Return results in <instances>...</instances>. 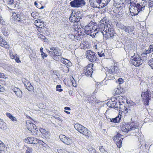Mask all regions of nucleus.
<instances>
[{
  "label": "nucleus",
  "instance_id": "1",
  "mask_svg": "<svg viewBox=\"0 0 153 153\" xmlns=\"http://www.w3.org/2000/svg\"><path fill=\"white\" fill-rule=\"evenodd\" d=\"M100 31L103 34V39L105 40L114 36V31L113 25L108 21L101 23L99 25Z\"/></svg>",
  "mask_w": 153,
  "mask_h": 153
},
{
  "label": "nucleus",
  "instance_id": "2",
  "mask_svg": "<svg viewBox=\"0 0 153 153\" xmlns=\"http://www.w3.org/2000/svg\"><path fill=\"white\" fill-rule=\"evenodd\" d=\"M129 10L131 13H132L134 16L137 15L140 12L143 10L145 6L144 2L141 4L130 2Z\"/></svg>",
  "mask_w": 153,
  "mask_h": 153
},
{
  "label": "nucleus",
  "instance_id": "3",
  "mask_svg": "<svg viewBox=\"0 0 153 153\" xmlns=\"http://www.w3.org/2000/svg\"><path fill=\"white\" fill-rule=\"evenodd\" d=\"M84 30L85 33L91 36H95L97 33L100 31L99 25L98 26L95 25L94 22L92 21L85 26Z\"/></svg>",
  "mask_w": 153,
  "mask_h": 153
},
{
  "label": "nucleus",
  "instance_id": "4",
  "mask_svg": "<svg viewBox=\"0 0 153 153\" xmlns=\"http://www.w3.org/2000/svg\"><path fill=\"white\" fill-rule=\"evenodd\" d=\"M74 127L75 129L80 133L85 136L87 138H91L92 136L91 132L86 128L79 123L75 124Z\"/></svg>",
  "mask_w": 153,
  "mask_h": 153
},
{
  "label": "nucleus",
  "instance_id": "5",
  "mask_svg": "<svg viewBox=\"0 0 153 153\" xmlns=\"http://www.w3.org/2000/svg\"><path fill=\"white\" fill-rule=\"evenodd\" d=\"M138 126L135 124L131 125L128 123H125L120 126L121 131L126 133H127L132 130L138 128Z\"/></svg>",
  "mask_w": 153,
  "mask_h": 153
},
{
  "label": "nucleus",
  "instance_id": "6",
  "mask_svg": "<svg viewBox=\"0 0 153 153\" xmlns=\"http://www.w3.org/2000/svg\"><path fill=\"white\" fill-rule=\"evenodd\" d=\"M50 51L48 50L49 55L54 59L56 60H59L58 56L61 55L60 51L56 47H52L50 48Z\"/></svg>",
  "mask_w": 153,
  "mask_h": 153
},
{
  "label": "nucleus",
  "instance_id": "7",
  "mask_svg": "<svg viewBox=\"0 0 153 153\" xmlns=\"http://www.w3.org/2000/svg\"><path fill=\"white\" fill-rule=\"evenodd\" d=\"M143 102L145 105H149V100H151V93L148 89L146 91L143 92L141 94Z\"/></svg>",
  "mask_w": 153,
  "mask_h": 153
},
{
  "label": "nucleus",
  "instance_id": "8",
  "mask_svg": "<svg viewBox=\"0 0 153 153\" xmlns=\"http://www.w3.org/2000/svg\"><path fill=\"white\" fill-rule=\"evenodd\" d=\"M131 64L136 67L140 66L142 64V60L139 55L134 53L131 59Z\"/></svg>",
  "mask_w": 153,
  "mask_h": 153
},
{
  "label": "nucleus",
  "instance_id": "9",
  "mask_svg": "<svg viewBox=\"0 0 153 153\" xmlns=\"http://www.w3.org/2000/svg\"><path fill=\"white\" fill-rule=\"evenodd\" d=\"M68 35L69 38L75 41L79 40L81 36V34L79 33V31L74 30H71L70 33H69Z\"/></svg>",
  "mask_w": 153,
  "mask_h": 153
},
{
  "label": "nucleus",
  "instance_id": "10",
  "mask_svg": "<svg viewBox=\"0 0 153 153\" xmlns=\"http://www.w3.org/2000/svg\"><path fill=\"white\" fill-rule=\"evenodd\" d=\"M71 6L73 7H81L85 4L84 0H73L70 3Z\"/></svg>",
  "mask_w": 153,
  "mask_h": 153
},
{
  "label": "nucleus",
  "instance_id": "11",
  "mask_svg": "<svg viewBox=\"0 0 153 153\" xmlns=\"http://www.w3.org/2000/svg\"><path fill=\"white\" fill-rule=\"evenodd\" d=\"M12 16L14 18V22L16 24L18 22H21L22 19H24L25 15L22 12L19 13L13 12L12 13Z\"/></svg>",
  "mask_w": 153,
  "mask_h": 153
},
{
  "label": "nucleus",
  "instance_id": "12",
  "mask_svg": "<svg viewBox=\"0 0 153 153\" xmlns=\"http://www.w3.org/2000/svg\"><path fill=\"white\" fill-rule=\"evenodd\" d=\"M93 63H90L84 67L83 69V74L88 76H91L93 72Z\"/></svg>",
  "mask_w": 153,
  "mask_h": 153
},
{
  "label": "nucleus",
  "instance_id": "13",
  "mask_svg": "<svg viewBox=\"0 0 153 153\" xmlns=\"http://www.w3.org/2000/svg\"><path fill=\"white\" fill-rule=\"evenodd\" d=\"M86 56L87 58L91 62L95 61L97 59L96 53L90 50H88L87 51Z\"/></svg>",
  "mask_w": 153,
  "mask_h": 153
},
{
  "label": "nucleus",
  "instance_id": "14",
  "mask_svg": "<svg viewBox=\"0 0 153 153\" xmlns=\"http://www.w3.org/2000/svg\"><path fill=\"white\" fill-rule=\"evenodd\" d=\"M123 135H121L119 133L114 137V140L115 142V143L118 148H120L122 147V143L123 138L122 137Z\"/></svg>",
  "mask_w": 153,
  "mask_h": 153
},
{
  "label": "nucleus",
  "instance_id": "15",
  "mask_svg": "<svg viewBox=\"0 0 153 153\" xmlns=\"http://www.w3.org/2000/svg\"><path fill=\"white\" fill-rule=\"evenodd\" d=\"M116 100L117 101V103L119 105V108H120V105L123 104L127 102V98L126 97H123L122 96H119L116 97Z\"/></svg>",
  "mask_w": 153,
  "mask_h": 153
},
{
  "label": "nucleus",
  "instance_id": "16",
  "mask_svg": "<svg viewBox=\"0 0 153 153\" xmlns=\"http://www.w3.org/2000/svg\"><path fill=\"white\" fill-rule=\"evenodd\" d=\"M134 29L135 27L133 25H129L126 26L124 31L126 33H127L129 35L131 34H134Z\"/></svg>",
  "mask_w": 153,
  "mask_h": 153
},
{
  "label": "nucleus",
  "instance_id": "17",
  "mask_svg": "<svg viewBox=\"0 0 153 153\" xmlns=\"http://www.w3.org/2000/svg\"><path fill=\"white\" fill-rule=\"evenodd\" d=\"M110 0H98L99 8H102L106 6Z\"/></svg>",
  "mask_w": 153,
  "mask_h": 153
},
{
  "label": "nucleus",
  "instance_id": "18",
  "mask_svg": "<svg viewBox=\"0 0 153 153\" xmlns=\"http://www.w3.org/2000/svg\"><path fill=\"white\" fill-rule=\"evenodd\" d=\"M108 105L109 107L112 108H117L118 107V104L117 103V101L116 100V97L114 99V100H111V101H109L108 103Z\"/></svg>",
  "mask_w": 153,
  "mask_h": 153
},
{
  "label": "nucleus",
  "instance_id": "19",
  "mask_svg": "<svg viewBox=\"0 0 153 153\" xmlns=\"http://www.w3.org/2000/svg\"><path fill=\"white\" fill-rule=\"evenodd\" d=\"M120 112H119V114L116 117L113 118L111 119L110 120V122L114 123H119L121 118V114H122L121 112H120L121 114H120Z\"/></svg>",
  "mask_w": 153,
  "mask_h": 153
},
{
  "label": "nucleus",
  "instance_id": "20",
  "mask_svg": "<svg viewBox=\"0 0 153 153\" xmlns=\"http://www.w3.org/2000/svg\"><path fill=\"white\" fill-rule=\"evenodd\" d=\"M118 69V68L116 66H111L107 69L106 72L109 73L116 74L117 73V70Z\"/></svg>",
  "mask_w": 153,
  "mask_h": 153
},
{
  "label": "nucleus",
  "instance_id": "21",
  "mask_svg": "<svg viewBox=\"0 0 153 153\" xmlns=\"http://www.w3.org/2000/svg\"><path fill=\"white\" fill-rule=\"evenodd\" d=\"M69 77V79H68V83L69 84V85H71L74 87H76L77 85V84L73 76L70 75Z\"/></svg>",
  "mask_w": 153,
  "mask_h": 153
},
{
  "label": "nucleus",
  "instance_id": "22",
  "mask_svg": "<svg viewBox=\"0 0 153 153\" xmlns=\"http://www.w3.org/2000/svg\"><path fill=\"white\" fill-rule=\"evenodd\" d=\"M0 45L6 49L8 48L10 46L5 40L1 36H0Z\"/></svg>",
  "mask_w": 153,
  "mask_h": 153
},
{
  "label": "nucleus",
  "instance_id": "23",
  "mask_svg": "<svg viewBox=\"0 0 153 153\" xmlns=\"http://www.w3.org/2000/svg\"><path fill=\"white\" fill-rule=\"evenodd\" d=\"M12 90L18 97H22V92L19 88L16 87L13 88H12Z\"/></svg>",
  "mask_w": 153,
  "mask_h": 153
},
{
  "label": "nucleus",
  "instance_id": "24",
  "mask_svg": "<svg viewBox=\"0 0 153 153\" xmlns=\"http://www.w3.org/2000/svg\"><path fill=\"white\" fill-rule=\"evenodd\" d=\"M91 6L94 8H99L98 0H89Z\"/></svg>",
  "mask_w": 153,
  "mask_h": 153
},
{
  "label": "nucleus",
  "instance_id": "25",
  "mask_svg": "<svg viewBox=\"0 0 153 153\" xmlns=\"http://www.w3.org/2000/svg\"><path fill=\"white\" fill-rule=\"evenodd\" d=\"M24 85L26 88L29 91H32L33 89V86L28 81L24 82Z\"/></svg>",
  "mask_w": 153,
  "mask_h": 153
},
{
  "label": "nucleus",
  "instance_id": "26",
  "mask_svg": "<svg viewBox=\"0 0 153 153\" xmlns=\"http://www.w3.org/2000/svg\"><path fill=\"white\" fill-rule=\"evenodd\" d=\"M26 124L27 128L30 131H32L33 130H33L34 129H36V126L33 123L26 122Z\"/></svg>",
  "mask_w": 153,
  "mask_h": 153
},
{
  "label": "nucleus",
  "instance_id": "27",
  "mask_svg": "<svg viewBox=\"0 0 153 153\" xmlns=\"http://www.w3.org/2000/svg\"><path fill=\"white\" fill-rule=\"evenodd\" d=\"M80 47L81 49H88L89 47L88 42L86 41L81 42Z\"/></svg>",
  "mask_w": 153,
  "mask_h": 153
},
{
  "label": "nucleus",
  "instance_id": "28",
  "mask_svg": "<svg viewBox=\"0 0 153 153\" xmlns=\"http://www.w3.org/2000/svg\"><path fill=\"white\" fill-rule=\"evenodd\" d=\"M69 21L72 22H77L79 21V20L76 17L75 15H73L72 12L70 17L69 18Z\"/></svg>",
  "mask_w": 153,
  "mask_h": 153
},
{
  "label": "nucleus",
  "instance_id": "29",
  "mask_svg": "<svg viewBox=\"0 0 153 153\" xmlns=\"http://www.w3.org/2000/svg\"><path fill=\"white\" fill-rule=\"evenodd\" d=\"M32 144H36L37 143H40L42 145V146L45 147L46 144L44 143L42 141L37 139V138L34 137V139L33 140V141L31 142Z\"/></svg>",
  "mask_w": 153,
  "mask_h": 153
},
{
  "label": "nucleus",
  "instance_id": "30",
  "mask_svg": "<svg viewBox=\"0 0 153 153\" xmlns=\"http://www.w3.org/2000/svg\"><path fill=\"white\" fill-rule=\"evenodd\" d=\"M0 128L4 130H6L7 128L6 124L1 119H0Z\"/></svg>",
  "mask_w": 153,
  "mask_h": 153
},
{
  "label": "nucleus",
  "instance_id": "31",
  "mask_svg": "<svg viewBox=\"0 0 153 153\" xmlns=\"http://www.w3.org/2000/svg\"><path fill=\"white\" fill-rule=\"evenodd\" d=\"M73 30H75L76 31H79V30L81 29L80 26L78 25L77 22L74 23L73 25Z\"/></svg>",
  "mask_w": 153,
  "mask_h": 153
},
{
  "label": "nucleus",
  "instance_id": "32",
  "mask_svg": "<svg viewBox=\"0 0 153 153\" xmlns=\"http://www.w3.org/2000/svg\"><path fill=\"white\" fill-rule=\"evenodd\" d=\"M6 115L10 120L12 121L15 122L17 121L16 117L13 116V115L10 113L7 112L6 113Z\"/></svg>",
  "mask_w": 153,
  "mask_h": 153
},
{
  "label": "nucleus",
  "instance_id": "33",
  "mask_svg": "<svg viewBox=\"0 0 153 153\" xmlns=\"http://www.w3.org/2000/svg\"><path fill=\"white\" fill-rule=\"evenodd\" d=\"M4 69L10 72L12 71L14 69V68L11 65H6Z\"/></svg>",
  "mask_w": 153,
  "mask_h": 153
},
{
  "label": "nucleus",
  "instance_id": "34",
  "mask_svg": "<svg viewBox=\"0 0 153 153\" xmlns=\"http://www.w3.org/2000/svg\"><path fill=\"white\" fill-rule=\"evenodd\" d=\"M38 21L35 22L34 23L35 25L38 28L37 30L39 31V30H40L42 28V27H44V26L43 23H38Z\"/></svg>",
  "mask_w": 153,
  "mask_h": 153
},
{
  "label": "nucleus",
  "instance_id": "35",
  "mask_svg": "<svg viewBox=\"0 0 153 153\" xmlns=\"http://www.w3.org/2000/svg\"><path fill=\"white\" fill-rule=\"evenodd\" d=\"M114 11L116 14V17L117 18L121 17L123 16V13L122 12V11H121V10H119L118 11H115V10H114Z\"/></svg>",
  "mask_w": 153,
  "mask_h": 153
},
{
  "label": "nucleus",
  "instance_id": "36",
  "mask_svg": "<svg viewBox=\"0 0 153 153\" xmlns=\"http://www.w3.org/2000/svg\"><path fill=\"white\" fill-rule=\"evenodd\" d=\"M120 4L121 3L119 4L117 3L114 4V6L115 7V8H114V10H115V11L119 10H121V9L122 8Z\"/></svg>",
  "mask_w": 153,
  "mask_h": 153
},
{
  "label": "nucleus",
  "instance_id": "37",
  "mask_svg": "<svg viewBox=\"0 0 153 153\" xmlns=\"http://www.w3.org/2000/svg\"><path fill=\"white\" fill-rule=\"evenodd\" d=\"M59 137L61 140L65 144H67V138L65 136L61 134L59 136Z\"/></svg>",
  "mask_w": 153,
  "mask_h": 153
},
{
  "label": "nucleus",
  "instance_id": "38",
  "mask_svg": "<svg viewBox=\"0 0 153 153\" xmlns=\"http://www.w3.org/2000/svg\"><path fill=\"white\" fill-rule=\"evenodd\" d=\"M1 31L4 36H7L9 34V31L7 27H3L1 29Z\"/></svg>",
  "mask_w": 153,
  "mask_h": 153
},
{
  "label": "nucleus",
  "instance_id": "39",
  "mask_svg": "<svg viewBox=\"0 0 153 153\" xmlns=\"http://www.w3.org/2000/svg\"><path fill=\"white\" fill-rule=\"evenodd\" d=\"M33 139L34 137H29L25 138V141L26 143L32 144L31 142L33 141Z\"/></svg>",
  "mask_w": 153,
  "mask_h": 153
},
{
  "label": "nucleus",
  "instance_id": "40",
  "mask_svg": "<svg viewBox=\"0 0 153 153\" xmlns=\"http://www.w3.org/2000/svg\"><path fill=\"white\" fill-rule=\"evenodd\" d=\"M106 76L108 77L109 79H114V74L109 73L108 72H106Z\"/></svg>",
  "mask_w": 153,
  "mask_h": 153
},
{
  "label": "nucleus",
  "instance_id": "41",
  "mask_svg": "<svg viewBox=\"0 0 153 153\" xmlns=\"http://www.w3.org/2000/svg\"><path fill=\"white\" fill-rule=\"evenodd\" d=\"M73 15H75L76 17L79 20L81 18V14L79 11H75Z\"/></svg>",
  "mask_w": 153,
  "mask_h": 153
},
{
  "label": "nucleus",
  "instance_id": "42",
  "mask_svg": "<svg viewBox=\"0 0 153 153\" xmlns=\"http://www.w3.org/2000/svg\"><path fill=\"white\" fill-rule=\"evenodd\" d=\"M123 112H124L126 114L130 113L131 112V110L129 107H125Z\"/></svg>",
  "mask_w": 153,
  "mask_h": 153
},
{
  "label": "nucleus",
  "instance_id": "43",
  "mask_svg": "<svg viewBox=\"0 0 153 153\" xmlns=\"http://www.w3.org/2000/svg\"><path fill=\"white\" fill-rule=\"evenodd\" d=\"M88 150L91 153H96L95 149L93 147L89 146L88 148Z\"/></svg>",
  "mask_w": 153,
  "mask_h": 153
},
{
  "label": "nucleus",
  "instance_id": "44",
  "mask_svg": "<svg viewBox=\"0 0 153 153\" xmlns=\"http://www.w3.org/2000/svg\"><path fill=\"white\" fill-rule=\"evenodd\" d=\"M153 51V45H150L148 50H146L147 53H150Z\"/></svg>",
  "mask_w": 153,
  "mask_h": 153
},
{
  "label": "nucleus",
  "instance_id": "45",
  "mask_svg": "<svg viewBox=\"0 0 153 153\" xmlns=\"http://www.w3.org/2000/svg\"><path fill=\"white\" fill-rule=\"evenodd\" d=\"M148 64L151 68L153 69V59L152 58L150 59L149 62Z\"/></svg>",
  "mask_w": 153,
  "mask_h": 153
},
{
  "label": "nucleus",
  "instance_id": "46",
  "mask_svg": "<svg viewBox=\"0 0 153 153\" xmlns=\"http://www.w3.org/2000/svg\"><path fill=\"white\" fill-rule=\"evenodd\" d=\"M118 27L120 29L123 30L124 31L126 26L121 23H120L118 24Z\"/></svg>",
  "mask_w": 153,
  "mask_h": 153
},
{
  "label": "nucleus",
  "instance_id": "47",
  "mask_svg": "<svg viewBox=\"0 0 153 153\" xmlns=\"http://www.w3.org/2000/svg\"><path fill=\"white\" fill-rule=\"evenodd\" d=\"M39 130L43 134H45L46 133H48V131L42 128H40L39 129Z\"/></svg>",
  "mask_w": 153,
  "mask_h": 153
},
{
  "label": "nucleus",
  "instance_id": "48",
  "mask_svg": "<svg viewBox=\"0 0 153 153\" xmlns=\"http://www.w3.org/2000/svg\"><path fill=\"white\" fill-rule=\"evenodd\" d=\"M37 13L36 12H33L31 13L32 16L34 18L36 19L37 18Z\"/></svg>",
  "mask_w": 153,
  "mask_h": 153
},
{
  "label": "nucleus",
  "instance_id": "49",
  "mask_svg": "<svg viewBox=\"0 0 153 153\" xmlns=\"http://www.w3.org/2000/svg\"><path fill=\"white\" fill-rule=\"evenodd\" d=\"M33 149L32 148L28 147L26 150V153H32Z\"/></svg>",
  "mask_w": 153,
  "mask_h": 153
},
{
  "label": "nucleus",
  "instance_id": "50",
  "mask_svg": "<svg viewBox=\"0 0 153 153\" xmlns=\"http://www.w3.org/2000/svg\"><path fill=\"white\" fill-rule=\"evenodd\" d=\"M56 90L60 92H61L62 91V89H61V86L60 85H57L56 87Z\"/></svg>",
  "mask_w": 153,
  "mask_h": 153
},
{
  "label": "nucleus",
  "instance_id": "51",
  "mask_svg": "<svg viewBox=\"0 0 153 153\" xmlns=\"http://www.w3.org/2000/svg\"><path fill=\"white\" fill-rule=\"evenodd\" d=\"M149 53H147V52H146V51H145L143 52L141 54V56L142 57H146L147 56V54H149Z\"/></svg>",
  "mask_w": 153,
  "mask_h": 153
},
{
  "label": "nucleus",
  "instance_id": "52",
  "mask_svg": "<svg viewBox=\"0 0 153 153\" xmlns=\"http://www.w3.org/2000/svg\"><path fill=\"white\" fill-rule=\"evenodd\" d=\"M149 3V5L150 7H152L153 6V0H147Z\"/></svg>",
  "mask_w": 153,
  "mask_h": 153
},
{
  "label": "nucleus",
  "instance_id": "53",
  "mask_svg": "<svg viewBox=\"0 0 153 153\" xmlns=\"http://www.w3.org/2000/svg\"><path fill=\"white\" fill-rule=\"evenodd\" d=\"M14 0H7V3L9 5H12L13 4Z\"/></svg>",
  "mask_w": 153,
  "mask_h": 153
},
{
  "label": "nucleus",
  "instance_id": "54",
  "mask_svg": "<svg viewBox=\"0 0 153 153\" xmlns=\"http://www.w3.org/2000/svg\"><path fill=\"white\" fill-rule=\"evenodd\" d=\"M98 54L100 57H102L103 56H105L104 53H102V51L98 52Z\"/></svg>",
  "mask_w": 153,
  "mask_h": 153
},
{
  "label": "nucleus",
  "instance_id": "55",
  "mask_svg": "<svg viewBox=\"0 0 153 153\" xmlns=\"http://www.w3.org/2000/svg\"><path fill=\"white\" fill-rule=\"evenodd\" d=\"M5 149V146L3 144L2 145L0 146V151H4Z\"/></svg>",
  "mask_w": 153,
  "mask_h": 153
},
{
  "label": "nucleus",
  "instance_id": "56",
  "mask_svg": "<svg viewBox=\"0 0 153 153\" xmlns=\"http://www.w3.org/2000/svg\"><path fill=\"white\" fill-rule=\"evenodd\" d=\"M41 56H42V58L43 59H44L45 57H46L48 56L44 52L41 53Z\"/></svg>",
  "mask_w": 153,
  "mask_h": 153
},
{
  "label": "nucleus",
  "instance_id": "57",
  "mask_svg": "<svg viewBox=\"0 0 153 153\" xmlns=\"http://www.w3.org/2000/svg\"><path fill=\"white\" fill-rule=\"evenodd\" d=\"M32 131H31V132L32 133L33 135H34L36 134L37 133V130L36 129H36H34V130H32Z\"/></svg>",
  "mask_w": 153,
  "mask_h": 153
},
{
  "label": "nucleus",
  "instance_id": "58",
  "mask_svg": "<svg viewBox=\"0 0 153 153\" xmlns=\"http://www.w3.org/2000/svg\"><path fill=\"white\" fill-rule=\"evenodd\" d=\"M0 23L3 25L4 24V22L2 16L0 15Z\"/></svg>",
  "mask_w": 153,
  "mask_h": 153
},
{
  "label": "nucleus",
  "instance_id": "59",
  "mask_svg": "<svg viewBox=\"0 0 153 153\" xmlns=\"http://www.w3.org/2000/svg\"><path fill=\"white\" fill-rule=\"evenodd\" d=\"M14 58L16 62L19 63L21 62L20 60L19 59V58L17 56H16Z\"/></svg>",
  "mask_w": 153,
  "mask_h": 153
},
{
  "label": "nucleus",
  "instance_id": "60",
  "mask_svg": "<svg viewBox=\"0 0 153 153\" xmlns=\"http://www.w3.org/2000/svg\"><path fill=\"white\" fill-rule=\"evenodd\" d=\"M40 37L41 39H42L44 40L43 41H46L45 40V37L42 34H40Z\"/></svg>",
  "mask_w": 153,
  "mask_h": 153
},
{
  "label": "nucleus",
  "instance_id": "61",
  "mask_svg": "<svg viewBox=\"0 0 153 153\" xmlns=\"http://www.w3.org/2000/svg\"><path fill=\"white\" fill-rule=\"evenodd\" d=\"M72 63L68 59V66L71 67L72 66Z\"/></svg>",
  "mask_w": 153,
  "mask_h": 153
},
{
  "label": "nucleus",
  "instance_id": "62",
  "mask_svg": "<svg viewBox=\"0 0 153 153\" xmlns=\"http://www.w3.org/2000/svg\"><path fill=\"white\" fill-rule=\"evenodd\" d=\"M37 21H38V23H44L43 21L41 19H37L36 20L35 22H37Z\"/></svg>",
  "mask_w": 153,
  "mask_h": 153
},
{
  "label": "nucleus",
  "instance_id": "63",
  "mask_svg": "<svg viewBox=\"0 0 153 153\" xmlns=\"http://www.w3.org/2000/svg\"><path fill=\"white\" fill-rule=\"evenodd\" d=\"M130 2H135L136 3L139 2L140 0H130Z\"/></svg>",
  "mask_w": 153,
  "mask_h": 153
},
{
  "label": "nucleus",
  "instance_id": "64",
  "mask_svg": "<svg viewBox=\"0 0 153 153\" xmlns=\"http://www.w3.org/2000/svg\"><path fill=\"white\" fill-rule=\"evenodd\" d=\"M4 91V88L2 86L0 85V92H3Z\"/></svg>",
  "mask_w": 153,
  "mask_h": 153
}]
</instances>
